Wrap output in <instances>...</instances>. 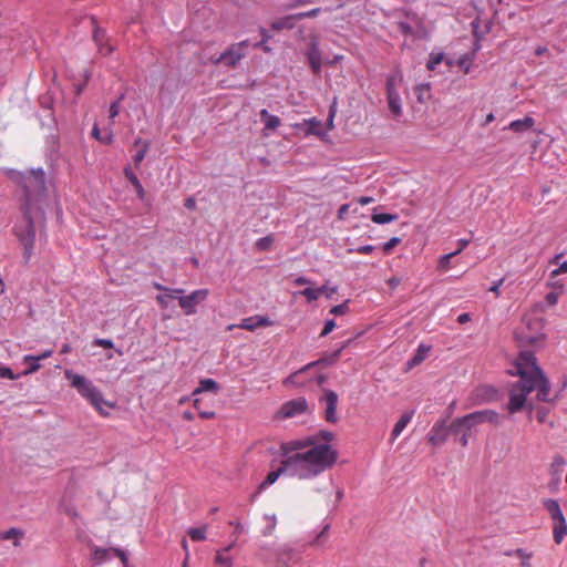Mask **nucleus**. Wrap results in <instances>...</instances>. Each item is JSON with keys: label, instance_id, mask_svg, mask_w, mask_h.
Instances as JSON below:
<instances>
[{"label": "nucleus", "instance_id": "11", "mask_svg": "<svg viewBox=\"0 0 567 567\" xmlns=\"http://www.w3.org/2000/svg\"><path fill=\"white\" fill-rule=\"evenodd\" d=\"M308 411V402L305 398L299 396L287 401L280 409L282 417H295L299 416Z\"/></svg>", "mask_w": 567, "mask_h": 567}, {"label": "nucleus", "instance_id": "46", "mask_svg": "<svg viewBox=\"0 0 567 567\" xmlns=\"http://www.w3.org/2000/svg\"><path fill=\"white\" fill-rule=\"evenodd\" d=\"M271 244H272V237L271 236H266V237L259 238L256 241V247L259 250H267L270 247Z\"/></svg>", "mask_w": 567, "mask_h": 567}, {"label": "nucleus", "instance_id": "1", "mask_svg": "<svg viewBox=\"0 0 567 567\" xmlns=\"http://www.w3.org/2000/svg\"><path fill=\"white\" fill-rule=\"evenodd\" d=\"M519 380L512 384L507 410L511 414L522 411L526 405L527 395L537 390V400L553 402L550 382L537 364L535 354L530 351L519 353L515 362V372Z\"/></svg>", "mask_w": 567, "mask_h": 567}, {"label": "nucleus", "instance_id": "36", "mask_svg": "<svg viewBox=\"0 0 567 567\" xmlns=\"http://www.w3.org/2000/svg\"><path fill=\"white\" fill-rule=\"evenodd\" d=\"M125 99V95L124 94H121L118 96V99L116 101H114L111 105H110V121L112 123H114V120L115 117L120 114V110H121V102Z\"/></svg>", "mask_w": 567, "mask_h": 567}, {"label": "nucleus", "instance_id": "3", "mask_svg": "<svg viewBox=\"0 0 567 567\" xmlns=\"http://www.w3.org/2000/svg\"><path fill=\"white\" fill-rule=\"evenodd\" d=\"M308 452L307 455L287 456L281 460L280 466L276 471H271L265 481L259 485V489H265L272 485L282 474L299 480H311L318 476V472L322 470L323 457L320 453Z\"/></svg>", "mask_w": 567, "mask_h": 567}, {"label": "nucleus", "instance_id": "43", "mask_svg": "<svg viewBox=\"0 0 567 567\" xmlns=\"http://www.w3.org/2000/svg\"><path fill=\"white\" fill-rule=\"evenodd\" d=\"M316 435H318V442L319 443H327L330 444V442L333 440L334 434L330 431L321 430Z\"/></svg>", "mask_w": 567, "mask_h": 567}, {"label": "nucleus", "instance_id": "41", "mask_svg": "<svg viewBox=\"0 0 567 567\" xmlns=\"http://www.w3.org/2000/svg\"><path fill=\"white\" fill-rule=\"evenodd\" d=\"M458 255V251H452L450 254L443 255L439 259V268L443 271L450 268L451 259Z\"/></svg>", "mask_w": 567, "mask_h": 567}, {"label": "nucleus", "instance_id": "56", "mask_svg": "<svg viewBox=\"0 0 567 567\" xmlns=\"http://www.w3.org/2000/svg\"><path fill=\"white\" fill-rule=\"evenodd\" d=\"M94 344L99 346V347L107 348V349H111L114 347V343L111 339H95Z\"/></svg>", "mask_w": 567, "mask_h": 567}, {"label": "nucleus", "instance_id": "8", "mask_svg": "<svg viewBox=\"0 0 567 567\" xmlns=\"http://www.w3.org/2000/svg\"><path fill=\"white\" fill-rule=\"evenodd\" d=\"M249 47L248 40H243L231 44L227 50L213 60L215 64H223L228 68L236 66L241 59L246 56V49Z\"/></svg>", "mask_w": 567, "mask_h": 567}, {"label": "nucleus", "instance_id": "14", "mask_svg": "<svg viewBox=\"0 0 567 567\" xmlns=\"http://www.w3.org/2000/svg\"><path fill=\"white\" fill-rule=\"evenodd\" d=\"M347 347V343H343L339 349H337L336 351L331 352V353H328V354H324L321 359L317 360V361H313L311 363H309L308 365H306L303 369H301L300 371L296 372L295 374H292L289 380H291L292 382H296L295 380L307 369L311 368V367H315V365H318V364H327V365H330V364H333L338 359L339 357L341 355V352L342 350Z\"/></svg>", "mask_w": 567, "mask_h": 567}, {"label": "nucleus", "instance_id": "57", "mask_svg": "<svg viewBox=\"0 0 567 567\" xmlns=\"http://www.w3.org/2000/svg\"><path fill=\"white\" fill-rule=\"evenodd\" d=\"M566 272H567V260L563 261L557 269H554L550 272V276L551 277H557L560 274H566Z\"/></svg>", "mask_w": 567, "mask_h": 567}, {"label": "nucleus", "instance_id": "22", "mask_svg": "<svg viewBox=\"0 0 567 567\" xmlns=\"http://www.w3.org/2000/svg\"><path fill=\"white\" fill-rule=\"evenodd\" d=\"M534 124H535V120L532 116H525L522 120L512 121L508 124L507 128L513 132L523 133V132L529 130L530 127H533Z\"/></svg>", "mask_w": 567, "mask_h": 567}, {"label": "nucleus", "instance_id": "7", "mask_svg": "<svg viewBox=\"0 0 567 567\" xmlns=\"http://www.w3.org/2000/svg\"><path fill=\"white\" fill-rule=\"evenodd\" d=\"M543 507L548 513L553 522V538L556 544H561L567 535V523L559 502L554 498L543 501Z\"/></svg>", "mask_w": 567, "mask_h": 567}, {"label": "nucleus", "instance_id": "18", "mask_svg": "<svg viewBox=\"0 0 567 567\" xmlns=\"http://www.w3.org/2000/svg\"><path fill=\"white\" fill-rule=\"evenodd\" d=\"M236 540H233L228 546L218 549L215 556V563L221 567H233V557L229 551L235 547Z\"/></svg>", "mask_w": 567, "mask_h": 567}, {"label": "nucleus", "instance_id": "62", "mask_svg": "<svg viewBox=\"0 0 567 567\" xmlns=\"http://www.w3.org/2000/svg\"><path fill=\"white\" fill-rule=\"evenodd\" d=\"M503 282H504V279H503V278H502V279H499V280H497V281H495V282L489 287V289H488V290H489L491 292H494L496 296H498V295H499V288H501V286L503 285Z\"/></svg>", "mask_w": 567, "mask_h": 567}, {"label": "nucleus", "instance_id": "38", "mask_svg": "<svg viewBox=\"0 0 567 567\" xmlns=\"http://www.w3.org/2000/svg\"><path fill=\"white\" fill-rule=\"evenodd\" d=\"M444 59V53H431L430 59L427 61L426 68L431 71L436 70V66L441 64Z\"/></svg>", "mask_w": 567, "mask_h": 567}, {"label": "nucleus", "instance_id": "48", "mask_svg": "<svg viewBox=\"0 0 567 567\" xmlns=\"http://www.w3.org/2000/svg\"><path fill=\"white\" fill-rule=\"evenodd\" d=\"M548 414H549V409L545 408V406H540L537 410L536 419L539 423H545V422H547Z\"/></svg>", "mask_w": 567, "mask_h": 567}, {"label": "nucleus", "instance_id": "49", "mask_svg": "<svg viewBox=\"0 0 567 567\" xmlns=\"http://www.w3.org/2000/svg\"><path fill=\"white\" fill-rule=\"evenodd\" d=\"M319 11H320V9L316 8V9L306 11V12L297 13V14H295V17H296V20H302L305 18H313L319 13Z\"/></svg>", "mask_w": 567, "mask_h": 567}, {"label": "nucleus", "instance_id": "33", "mask_svg": "<svg viewBox=\"0 0 567 567\" xmlns=\"http://www.w3.org/2000/svg\"><path fill=\"white\" fill-rule=\"evenodd\" d=\"M375 224L384 225L398 219V215L388 213H375L371 217Z\"/></svg>", "mask_w": 567, "mask_h": 567}, {"label": "nucleus", "instance_id": "61", "mask_svg": "<svg viewBox=\"0 0 567 567\" xmlns=\"http://www.w3.org/2000/svg\"><path fill=\"white\" fill-rule=\"evenodd\" d=\"M546 301L550 306H555L558 302V295L556 292H549L545 297Z\"/></svg>", "mask_w": 567, "mask_h": 567}, {"label": "nucleus", "instance_id": "42", "mask_svg": "<svg viewBox=\"0 0 567 567\" xmlns=\"http://www.w3.org/2000/svg\"><path fill=\"white\" fill-rule=\"evenodd\" d=\"M151 146L150 142H144L143 147L133 156V161L135 166H138L142 161L145 158V155Z\"/></svg>", "mask_w": 567, "mask_h": 567}, {"label": "nucleus", "instance_id": "59", "mask_svg": "<svg viewBox=\"0 0 567 567\" xmlns=\"http://www.w3.org/2000/svg\"><path fill=\"white\" fill-rule=\"evenodd\" d=\"M61 509L70 517H76L78 515L75 508L72 505H65L64 503H62Z\"/></svg>", "mask_w": 567, "mask_h": 567}, {"label": "nucleus", "instance_id": "29", "mask_svg": "<svg viewBox=\"0 0 567 567\" xmlns=\"http://www.w3.org/2000/svg\"><path fill=\"white\" fill-rule=\"evenodd\" d=\"M49 157L51 161L58 157L59 137L54 133H50L47 140Z\"/></svg>", "mask_w": 567, "mask_h": 567}, {"label": "nucleus", "instance_id": "30", "mask_svg": "<svg viewBox=\"0 0 567 567\" xmlns=\"http://www.w3.org/2000/svg\"><path fill=\"white\" fill-rule=\"evenodd\" d=\"M402 73L400 71H395L386 79V93L391 91H398V86L402 82Z\"/></svg>", "mask_w": 567, "mask_h": 567}, {"label": "nucleus", "instance_id": "4", "mask_svg": "<svg viewBox=\"0 0 567 567\" xmlns=\"http://www.w3.org/2000/svg\"><path fill=\"white\" fill-rule=\"evenodd\" d=\"M281 451L284 457L307 455L308 452L320 453L323 457L322 470L318 472V476L331 468L338 461V451L331 444L319 443L318 435H309L303 439L292 440L282 443ZM317 455V454H313Z\"/></svg>", "mask_w": 567, "mask_h": 567}, {"label": "nucleus", "instance_id": "6", "mask_svg": "<svg viewBox=\"0 0 567 567\" xmlns=\"http://www.w3.org/2000/svg\"><path fill=\"white\" fill-rule=\"evenodd\" d=\"M498 414L494 410H483L455 419L451 424V432L458 434L461 431L472 433V430L482 423H497Z\"/></svg>", "mask_w": 567, "mask_h": 567}, {"label": "nucleus", "instance_id": "53", "mask_svg": "<svg viewBox=\"0 0 567 567\" xmlns=\"http://www.w3.org/2000/svg\"><path fill=\"white\" fill-rule=\"evenodd\" d=\"M400 243V238L399 237H392L390 240H388L384 245H383V250L385 252H389L392 248H394L398 244Z\"/></svg>", "mask_w": 567, "mask_h": 567}, {"label": "nucleus", "instance_id": "52", "mask_svg": "<svg viewBox=\"0 0 567 567\" xmlns=\"http://www.w3.org/2000/svg\"><path fill=\"white\" fill-rule=\"evenodd\" d=\"M113 553L121 559L124 567H126L128 564V557L126 551L121 548H113Z\"/></svg>", "mask_w": 567, "mask_h": 567}, {"label": "nucleus", "instance_id": "40", "mask_svg": "<svg viewBox=\"0 0 567 567\" xmlns=\"http://www.w3.org/2000/svg\"><path fill=\"white\" fill-rule=\"evenodd\" d=\"M566 465V460L564 456L561 455H555L553 457V461H551V464H550V467H551V471L555 472V473H560L564 468V466Z\"/></svg>", "mask_w": 567, "mask_h": 567}, {"label": "nucleus", "instance_id": "60", "mask_svg": "<svg viewBox=\"0 0 567 567\" xmlns=\"http://www.w3.org/2000/svg\"><path fill=\"white\" fill-rule=\"evenodd\" d=\"M268 519H270V524L269 526L265 529L264 534L265 535H269L272 533V530L275 529L276 527V516L272 515V516H266Z\"/></svg>", "mask_w": 567, "mask_h": 567}, {"label": "nucleus", "instance_id": "9", "mask_svg": "<svg viewBox=\"0 0 567 567\" xmlns=\"http://www.w3.org/2000/svg\"><path fill=\"white\" fill-rule=\"evenodd\" d=\"M208 289H197L192 291L188 296L179 295L178 303L184 310L185 315L192 316L196 313V306L208 297Z\"/></svg>", "mask_w": 567, "mask_h": 567}, {"label": "nucleus", "instance_id": "27", "mask_svg": "<svg viewBox=\"0 0 567 567\" xmlns=\"http://www.w3.org/2000/svg\"><path fill=\"white\" fill-rule=\"evenodd\" d=\"M308 60L315 73L321 70V55L316 44H312L308 51Z\"/></svg>", "mask_w": 567, "mask_h": 567}, {"label": "nucleus", "instance_id": "47", "mask_svg": "<svg viewBox=\"0 0 567 567\" xmlns=\"http://www.w3.org/2000/svg\"><path fill=\"white\" fill-rule=\"evenodd\" d=\"M194 406L197 409L198 411V414L200 417L203 419H214L215 417V412L214 411H202L200 408H199V400L198 399H195L194 400Z\"/></svg>", "mask_w": 567, "mask_h": 567}, {"label": "nucleus", "instance_id": "12", "mask_svg": "<svg viewBox=\"0 0 567 567\" xmlns=\"http://www.w3.org/2000/svg\"><path fill=\"white\" fill-rule=\"evenodd\" d=\"M300 558V551L290 545H282L277 550V560L285 567H291L297 564Z\"/></svg>", "mask_w": 567, "mask_h": 567}, {"label": "nucleus", "instance_id": "35", "mask_svg": "<svg viewBox=\"0 0 567 567\" xmlns=\"http://www.w3.org/2000/svg\"><path fill=\"white\" fill-rule=\"evenodd\" d=\"M327 288V285H323L320 288H305L300 293L307 298L309 302L315 301L319 298L321 292Z\"/></svg>", "mask_w": 567, "mask_h": 567}, {"label": "nucleus", "instance_id": "17", "mask_svg": "<svg viewBox=\"0 0 567 567\" xmlns=\"http://www.w3.org/2000/svg\"><path fill=\"white\" fill-rule=\"evenodd\" d=\"M87 22L90 25L94 27L93 39L99 47V52L103 55H109L113 51V48L110 44L103 43L104 32L95 27V20L93 18H89Z\"/></svg>", "mask_w": 567, "mask_h": 567}, {"label": "nucleus", "instance_id": "2", "mask_svg": "<svg viewBox=\"0 0 567 567\" xmlns=\"http://www.w3.org/2000/svg\"><path fill=\"white\" fill-rule=\"evenodd\" d=\"M11 178L21 187L23 192V203L20 208L21 214L14 223L13 233L20 244L23 246V256L28 262L32 258L34 237L33 217L35 212V204L32 189L35 185V172L30 171L27 174L11 173Z\"/></svg>", "mask_w": 567, "mask_h": 567}, {"label": "nucleus", "instance_id": "50", "mask_svg": "<svg viewBox=\"0 0 567 567\" xmlns=\"http://www.w3.org/2000/svg\"><path fill=\"white\" fill-rule=\"evenodd\" d=\"M374 249L375 248L372 245H363V246L357 247L354 249H350L349 251L368 255V254H371Z\"/></svg>", "mask_w": 567, "mask_h": 567}, {"label": "nucleus", "instance_id": "63", "mask_svg": "<svg viewBox=\"0 0 567 567\" xmlns=\"http://www.w3.org/2000/svg\"><path fill=\"white\" fill-rule=\"evenodd\" d=\"M457 435H461L460 443L462 444V446H466L468 444V437L471 433L466 432V430H463Z\"/></svg>", "mask_w": 567, "mask_h": 567}, {"label": "nucleus", "instance_id": "39", "mask_svg": "<svg viewBox=\"0 0 567 567\" xmlns=\"http://www.w3.org/2000/svg\"><path fill=\"white\" fill-rule=\"evenodd\" d=\"M259 30H260V34H261V40L259 42L255 43L254 47L260 48L265 52H269L270 48L266 43L270 39V34L265 28H260Z\"/></svg>", "mask_w": 567, "mask_h": 567}, {"label": "nucleus", "instance_id": "54", "mask_svg": "<svg viewBox=\"0 0 567 567\" xmlns=\"http://www.w3.org/2000/svg\"><path fill=\"white\" fill-rule=\"evenodd\" d=\"M25 360L28 362V369L24 371V374L31 373L35 371V357L34 355H27Z\"/></svg>", "mask_w": 567, "mask_h": 567}, {"label": "nucleus", "instance_id": "64", "mask_svg": "<svg viewBox=\"0 0 567 567\" xmlns=\"http://www.w3.org/2000/svg\"><path fill=\"white\" fill-rule=\"evenodd\" d=\"M229 524L235 527V530H234L235 539L234 540H236L237 537L243 533L244 526L240 523H234V522H230Z\"/></svg>", "mask_w": 567, "mask_h": 567}, {"label": "nucleus", "instance_id": "19", "mask_svg": "<svg viewBox=\"0 0 567 567\" xmlns=\"http://www.w3.org/2000/svg\"><path fill=\"white\" fill-rule=\"evenodd\" d=\"M260 118L265 123L264 135L268 136L267 131H274L281 124L280 118L277 115L270 114L266 109L260 111Z\"/></svg>", "mask_w": 567, "mask_h": 567}, {"label": "nucleus", "instance_id": "51", "mask_svg": "<svg viewBox=\"0 0 567 567\" xmlns=\"http://www.w3.org/2000/svg\"><path fill=\"white\" fill-rule=\"evenodd\" d=\"M336 328V321L333 319L327 320L324 327L320 333L321 337H326Z\"/></svg>", "mask_w": 567, "mask_h": 567}, {"label": "nucleus", "instance_id": "31", "mask_svg": "<svg viewBox=\"0 0 567 567\" xmlns=\"http://www.w3.org/2000/svg\"><path fill=\"white\" fill-rule=\"evenodd\" d=\"M506 555H508V556L515 555L518 558H520V560H522L520 565L523 567H532L529 560L532 559L533 554L528 553L527 550H525L523 548H517V549H515L513 551H508Z\"/></svg>", "mask_w": 567, "mask_h": 567}, {"label": "nucleus", "instance_id": "23", "mask_svg": "<svg viewBox=\"0 0 567 567\" xmlns=\"http://www.w3.org/2000/svg\"><path fill=\"white\" fill-rule=\"evenodd\" d=\"M414 415V411L405 412L394 424V427L392 430L391 436L392 440H395L402 431L406 427V425L411 422L412 417Z\"/></svg>", "mask_w": 567, "mask_h": 567}, {"label": "nucleus", "instance_id": "58", "mask_svg": "<svg viewBox=\"0 0 567 567\" xmlns=\"http://www.w3.org/2000/svg\"><path fill=\"white\" fill-rule=\"evenodd\" d=\"M0 377L6 378V379H11V380H13L16 378L12 370L8 367H0Z\"/></svg>", "mask_w": 567, "mask_h": 567}, {"label": "nucleus", "instance_id": "34", "mask_svg": "<svg viewBox=\"0 0 567 567\" xmlns=\"http://www.w3.org/2000/svg\"><path fill=\"white\" fill-rule=\"evenodd\" d=\"M207 526L189 528L187 534L193 542H200L206 539Z\"/></svg>", "mask_w": 567, "mask_h": 567}, {"label": "nucleus", "instance_id": "44", "mask_svg": "<svg viewBox=\"0 0 567 567\" xmlns=\"http://www.w3.org/2000/svg\"><path fill=\"white\" fill-rule=\"evenodd\" d=\"M348 300L340 303V305H337V306H333L331 309H330V313L331 315H334V316H341V315H344L349 311V306H348Z\"/></svg>", "mask_w": 567, "mask_h": 567}, {"label": "nucleus", "instance_id": "25", "mask_svg": "<svg viewBox=\"0 0 567 567\" xmlns=\"http://www.w3.org/2000/svg\"><path fill=\"white\" fill-rule=\"evenodd\" d=\"M219 390L218 383L213 379H203L199 381L198 388H196L193 391V396H196L197 394L202 392H214L216 393Z\"/></svg>", "mask_w": 567, "mask_h": 567}, {"label": "nucleus", "instance_id": "20", "mask_svg": "<svg viewBox=\"0 0 567 567\" xmlns=\"http://www.w3.org/2000/svg\"><path fill=\"white\" fill-rule=\"evenodd\" d=\"M24 532L20 528L12 527L8 530H0V542H11L13 546H19L23 538Z\"/></svg>", "mask_w": 567, "mask_h": 567}, {"label": "nucleus", "instance_id": "55", "mask_svg": "<svg viewBox=\"0 0 567 567\" xmlns=\"http://www.w3.org/2000/svg\"><path fill=\"white\" fill-rule=\"evenodd\" d=\"M89 80H90V73L87 71H85L83 83L74 85L76 95H80L82 93V91L84 90Z\"/></svg>", "mask_w": 567, "mask_h": 567}, {"label": "nucleus", "instance_id": "26", "mask_svg": "<svg viewBox=\"0 0 567 567\" xmlns=\"http://www.w3.org/2000/svg\"><path fill=\"white\" fill-rule=\"evenodd\" d=\"M124 175L130 181V183L134 186L137 196L140 199H144L145 197V190L137 178V176L134 174V172L130 167L124 168Z\"/></svg>", "mask_w": 567, "mask_h": 567}, {"label": "nucleus", "instance_id": "10", "mask_svg": "<svg viewBox=\"0 0 567 567\" xmlns=\"http://www.w3.org/2000/svg\"><path fill=\"white\" fill-rule=\"evenodd\" d=\"M320 403L324 405L326 421L329 423H336L338 421V394L332 390L324 389L323 395L320 398Z\"/></svg>", "mask_w": 567, "mask_h": 567}, {"label": "nucleus", "instance_id": "13", "mask_svg": "<svg viewBox=\"0 0 567 567\" xmlns=\"http://www.w3.org/2000/svg\"><path fill=\"white\" fill-rule=\"evenodd\" d=\"M450 432L451 426L447 427L445 420L439 421L432 426L429 441L432 445H441L446 441Z\"/></svg>", "mask_w": 567, "mask_h": 567}, {"label": "nucleus", "instance_id": "37", "mask_svg": "<svg viewBox=\"0 0 567 567\" xmlns=\"http://www.w3.org/2000/svg\"><path fill=\"white\" fill-rule=\"evenodd\" d=\"M330 528V524H324L322 529L317 534V536L310 542L312 546H321L326 542L328 530Z\"/></svg>", "mask_w": 567, "mask_h": 567}, {"label": "nucleus", "instance_id": "24", "mask_svg": "<svg viewBox=\"0 0 567 567\" xmlns=\"http://www.w3.org/2000/svg\"><path fill=\"white\" fill-rule=\"evenodd\" d=\"M388 104L390 111L395 116H400L402 113L401 97L398 91H391L386 93Z\"/></svg>", "mask_w": 567, "mask_h": 567}, {"label": "nucleus", "instance_id": "32", "mask_svg": "<svg viewBox=\"0 0 567 567\" xmlns=\"http://www.w3.org/2000/svg\"><path fill=\"white\" fill-rule=\"evenodd\" d=\"M295 20H296L295 14L288 16V17H285L284 19L272 22L271 28L277 31L281 30V29H292Z\"/></svg>", "mask_w": 567, "mask_h": 567}, {"label": "nucleus", "instance_id": "21", "mask_svg": "<svg viewBox=\"0 0 567 567\" xmlns=\"http://www.w3.org/2000/svg\"><path fill=\"white\" fill-rule=\"evenodd\" d=\"M431 347L425 344H420L416 349L414 355L406 362L408 369H413L414 367L421 364L425 358L427 357Z\"/></svg>", "mask_w": 567, "mask_h": 567}, {"label": "nucleus", "instance_id": "5", "mask_svg": "<svg viewBox=\"0 0 567 567\" xmlns=\"http://www.w3.org/2000/svg\"><path fill=\"white\" fill-rule=\"evenodd\" d=\"M64 375L65 379L69 380L70 386L75 389L101 415L106 416L109 414L105 408L113 405L103 398L100 389L96 388L91 380L72 370H65Z\"/></svg>", "mask_w": 567, "mask_h": 567}, {"label": "nucleus", "instance_id": "28", "mask_svg": "<svg viewBox=\"0 0 567 567\" xmlns=\"http://www.w3.org/2000/svg\"><path fill=\"white\" fill-rule=\"evenodd\" d=\"M112 551H113V548L94 547L93 548V559L96 564L101 565L111 559Z\"/></svg>", "mask_w": 567, "mask_h": 567}, {"label": "nucleus", "instance_id": "15", "mask_svg": "<svg viewBox=\"0 0 567 567\" xmlns=\"http://www.w3.org/2000/svg\"><path fill=\"white\" fill-rule=\"evenodd\" d=\"M271 324L272 321L268 317L256 315L244 318L236 327L248 331H255L257 328L269 327Z\"/></svg>", "mask_w": 567, "mask_h": 567}, {"label": "nucleus", "instance_id": "45", "mask_svg": "<svg viewBox=\"0 0 567 567\" xmlns=\"http://www.w3.org/2000/svg\"><path fill=\"white\" fill-rule=\"evenodd\" d=\"M308 124H309V128H308V132L311 133V134H315V135H321V122L316 120V118H311L308 121Z\"/></svg>", "mask_w": 567, "mask_h": 567}, {"label": "nucleus", "instance_id": "16", "mask_svg": "<svg viewBox=\"0 0 567 567\" xmlns=\"http://www.w3.org/2000/svg\"><path fill=\"white\" fill-rule=\"evenodd\" d=\"M183 293L184 289L181 288L165 289V292L156 296V301L162 309H168L171 307L172 301L175 299L178 300L179 295Z\"/></svg>", "mask_w": 567, "mask_h": 567}]
</instances>
